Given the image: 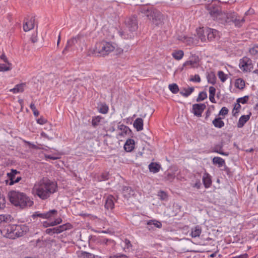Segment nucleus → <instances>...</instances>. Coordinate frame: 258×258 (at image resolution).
Listing matches in <instances>:
<instances>
[{"label":"nucleus","mask_w":258,"mask_h":258,"mask_svg":"<svg viewBox=\"0 0 258 258\" xmlns=\"http://www.w3.org/2000/svg\"><path fill=\"white\" fill-rule=\"evenodd\" d=\"M247 256H248L247 254L244 253L243 254H241L239 256H235L233 258H247Z\"/></svg>","instance_id":"obj_58"},{"label":"nucleus","mask_w":258,"mask_h":258,"mask_svg":"<svg viewBox=\"0 0 258 258\" xmlns=\"http://www.w3.org/2000/svg\"><path fill=\"white\" fill-rule=\"evenodd\" d=\"M57 183L46 177H43L36 181L32 189L33 195L43 200L48 199L57 191Z\"/></svg>","instance_id":"obj_2"},{"label":"nucleus","mask_w":258,"mask_h":258,"mask_svg":"<svg viewBox=\"0 0 258 258\" xmlns=\"http://www.w3.org/2000/svg\"><path fill=\"white\" fill-rule=\"evenodd\" d=\"M8 196L12 204L22 209L31 207L33 204V202L23 192L12 190L9 192Z\"/></svg>","instance_id":"obj_3"},{"label":"nucleus","mask_w":258,"mask_h":258,"mask_svg":"<svg viewBox=\"0 0 258 258\" xmlns=\"http://www.w3.org/2000/svg\"><path fill=\"white\" fill-rule=\"evenodd\" d=\"M0 58L2 60H3L5 63L8 64L9 65H11V63H10L8 59V58L7 57V56L5 55V54L4 53L2 54L1 56H0Z\"/></svg>","instance_id":"obj_51"},{"label":"nucleus","mask_w":258,"mask_h":258,"mask_svg":"<svg viewBox=\"0 0 258 258\" xmlns=\"http://www.w3.org/2000/svg\"><path fill=\"white\" fill-rule=\"evenodd\" d=\"M194 90V88H188L187 89H184L183 90L181 91L180 92V94L184 97H187L193 92Z\"/></svg>","instance_id":"obj_34"},{"label":"nucleus","mask_w":258,"mask_h":258,"mask_svg":"<svg viewBox=\"0 0 258 258\" xmlns=\"http://www.w3.org/2000/svg\"><path fill=\"white\" fill-rule=\"evenodd\" d=\"M218 76L221 81L222 82H224L227 79V75L222 71H219L218 73Z\"/></svg>","instance_id":"obj_40"},{"label":"nucleus","mask_w":258,"mask_h":258,"mask_svg":"<svg viewBox=\"0 0 258 258\" xmlns=\"http://www.w3.org/2000/svg\"><path fill=\"white\" fill-rule=\"evenodd\" d=\"M208 81L209 83L214 84L216 82V77L214 74H209L207 77Z\"/></svg>","instance_id":"obj_39"},{"label":"nucleus","mask_w":258,"mask_h":258,"mask_svg":"<svg viewBox=\"0 0 258 258\" xmlns=\"http://www.w3.org/2000/svg\"><path fill=\"white\" fill-rule=\"evenodd\" d=\"M228 113V109L225 107H223L221 108V109L220 110L219 115L225 116L226 114H227Z\"/></svg>","instance_id":"obj_48"},{"label":"nucleus","mask_w":258,"mask_h":258,"mask_svg":"<svg viewBox=\"0 0 258 258\" xmlns=\"http://www.w3.org/2000/svg\"><path fill=\"white\" fill-rule=\"evenodd\" d=\"M29 231V227L25 224L9 225L2 230L3 235L10 239H15L25 234Z\"/></svg>","instance_id":"obj_4"},{"label":"nucleus","mask_w":258,"mask_h":258,"mask_svg":"<svg viewBox=\"0 0 258 258\" xmlns=\"http://www.w3.org/2000/svg\"><path fill=\"white\" fill-rule=\"evenodd\" d=\"M30 107L32 110V111H34V110L37 109L36 108L35 105L33 103H31L30 104Z\"/></svg>","instance_id":"obj_63"},{"label":"nucleus","mask_w":258,"mask_h":258,"mask_svg":"<svg viewBox=\"0 0 258 258\" xmlns=\"http://www.w3.org/2000/svg\"><path fill=\"white\" fill-rule=\"evenodd\" d=\"M20 172L15 169H12L11 172L7 173L9 179L10 180V185L19 182L21 180V176H16Z\"/></svg>","instance_id":"obj_10"},{"label":"nucleus","mask_w":258,"mask_h":258,"mask_svg":"<svg viewBox=\"0 0 258 258\" xmlns=\"http://www.w3.org/2000/svg\"><path fill=\"white\" fill-rule=\"evenodd\" d=\"M122 194L124 198L128 199L131 197L135 195V192L131 188V187L128 186H124L122 188Z\"/></svg>","instance_id":"obj_13"},{"label":"nucleus","mask_w":258,"mask_h":258,"mask_svg":"<svg viewBox=\"0 0 258 258\" xmlns=\"http://www.w3.org/2000/svg\"><path fill=\"white\" fill-rule=\"evenodd\" d=\"M46 157L47 158L52 159V160H56V159L59 158V157L57 155H54V156L53 155H47V156H46Z\"/></svg>","instance_id":"obj_54"},{"label":"nucleus","mask_w":258,"mask_h":258,"mask_svg":"<svg viewBox=\"0 0 258 258\" xmlns=\"http://www.w3.org/2000/svg\"><path fill=\"white\" fill-rule=\"evenodd\" d=\"M142 13L148 18L152 24L155 26L163 25L164 21L163 15L157 10L151 8L150 9L144 8Z\"/></svg>","instance_id":"obj_6"},{"label":"nucleus","mask_w":258,"mask_h":258,"mask_svg":"<svg viewBox=\"0 0 258 258\" xmlns=\"http://www.w3.org/2000/svg\"><path fill=\"white\" fill-rule=\"evenodd\" d=\"M116 47L115 44L102 41L97 43L94 49H90L89 54L95 55L104 56L108 54L110 52L114 50Z\"/></svg>","instance_id":"obj_5"},{"label":"nucleus","mask_w":258,"mask_h":258,"mask_svg":"<svg viewBox=\"0 0 258 258\" xmlns=\"http://www.w3.org/2000/svg\"><path fill=\"white\" fill-rule=\"evenodd\" d=\"M212 162L214 164L218 165L219 167H222L225 164L224 160L219 157H214Z\"/></svg>","instance_id":"obj_28"},{"label":"nucleus","mask_w":258,"mask_h":258,"mask_svg":"<svg viewBox=\"0 0 258 258\" xmlns=\"http://www.w3.org/2000/svg\"><path fill=\"white\" fill-rule=\"evenodd\" d=\"M201 233V227L200 226L197 225L191 228L190 235L192 238H196L197 237H199Z\"/></svg>","instance_id":"obj_15"},{"label":"nucleus","mask_w":258,"mask_h":258,"mask_svg":"<svg viewBox=\"0 0 258 258\" xmlns=\"http://www.w3.org/2000/svg\"><path fill=\"white\" fill-rule=\"evenodd\" d=\"M133 125L137 131H142L143 128V120L141 118H138L134 122Z\"/></svg>","instance_id":"obj_18"},{"label":"nucleus","mask_w":258,"mask_h":258,"mask_svg":"<svg viewBox=\"0 0 258 258\" xmlns=\"http://www.w3.org/2000/svg\"><path fill=\"white\" fill-rule=\"evenodd\" d=\"M212 123L214 126L217 128H222L224 126L225 124L224 121L222 120L221 117H218L214 119L212 121Z\"/></svg>","instance_id":"obj_25"},{"label":"nucleus","mask_w":258,"mask_h":258,"mask_svg":"<svg viewBox=\"0 0 258 258\" xmlns=\"http://www.w3.org/2000/svg\"><path fill=\"white\" fill-rule=\"evenodd\" d=\"M147 225L148 226V229L149 230L153 228V227L151 226L152 225L158 228H161L162 227V223L160 221L156 220H149L147 222Z\"/></svg>","instance_id":"obj_19"},{"label":"nucleus","mask_w":258,"mask_h":258,"mask_svg":"<svg viewBox=\"0 0 258 258\" xmlns=\"http://www.w3.org/2000/svg\"><path fill=\"white\" fill-rule=\"evenodd\" d=\"M33 217H38L43 219H45V213H40L39 212H36L33 215Z\"/></svg>","instance_id":"obj_50"},{"label":"nucleus","mask_w":258,"mask_h":258,"mask_svg":"<svg viewBox=\"0 0 258 258\" xmlns=\"http://www.w3.org/2000/svg\"><path fill=\"white\" fill-rule=\"evenodd\" d=\"M215 95H209V99L212 103H216V100L214 98Z\"/></svg>","instance_id":"obj_61"},{"label":"nucleus","mask_w":258,"mask_h":258,"mask_svg":"<svg viewBox=\"0 0 258 258\" xmlns=\"http://www.w3.org/2000/svg\"><path fill=\"white\" fill-rule=\"evenodd\" d=\"M134 140L133 139H128L124 145V149L127 152H131L134 149Z\"/></svg>","instance_id":"obj_16"},{"label":"nucleus","mask_w":258,"mask_h":258,"mask_svg":"<svg viewBox=\"0 0 258 258\" xmlns=\"http://www.w3.org/2000/svg\"><path fill=\"white\" fill-rule=\"evenodd\" d=\"M249 53L255 57H258V46L254 45L252 47L250 48L249 50Z\"/></svg>","instance_id":"obj_36"},{"label":"nucleus","mask_w":258,"mask_h":258,"mask_svg":"<svg viewBox=\"0 0 258 258\" xmlns=\"http://www.w3.org/2000/svg\"><path fill=\"white\" fill-rule=\"evenodd\" d=\"M57 214V210L55 209L49 210L47 212H45V219H51L53 217L56 216Z\"/></svg>","instance_id":"obj_30"},{"label":"nucleus","mask_w":258,"mask_h":258,"mask_svg":"<svg viewBox=\"0 0 258 258\" xmlns=\"http://www.w3.org/2000/svg\"><path fill=\"white\" fill-rule=\"evenodd\" d=\"M45 233L48 234H49V235H52L53 234V231H52V228H48V229H47L46 230H45Z\"/></svg>","instance_id":"obj_60"},{"label":"nucleus","mask_w":258,"mask_h":258,"mask_svg":"<svg viewBox=\"0 0 258 258\" xmlns=\"http://www.w3.org/2000/svg\"><path fill=\"white\" fill-rule=\"evenodd\" d=\"M248 96H245L243 97L239 98L237 99V102L241 103V104H245L248 100Z\"/></svg>","instance_id":"obj_47"},{"label":"nucleus","mask_w":258,"mask_h":258,"mask_svg":"<svg viewBox=\"0 0 258 258\" xmlns=\"http://www.w3.org/2000/svg\"><path fill=\"white\" fill-rule=\"evenodd\" d=\"M114 206L113 197L111 196H108L105 201V208L108 209H112Z\"/></svg>","instance_id":"obj_22"},{"label":"nucleus","mask_w":258,"mask_h":258,"mask_svg":"<svg viewBox=\"0 0 258 258\" xmlns=\"http://www.w3.org/2000/svg\"><path fill=\"white\" fill-rule=\"evenodd\" d=\"M235 87L240 89H243L245 87V82L241 79H238L235 82Z\"/></svg>","instance_id":"obj_33"},{"label":"nucleus","mask_w":258,"mask_h":258,"mask_svg":"<svg viewBox=\"0 0 258 258\" xmlns=\"http://www.w3.org/2000/svg\"><path fill=\"white\" fill-rule=\"evenodd\" d=\"M37 122L40 124H43L46 122V120L43 118H40L37 120Z\"/></svg>","instance_id":"obj_55"},{"label":"nucleus","mask_w":258,"mask_h":258,"mask_svg":"<svg viewBox=\"0 0 258 258\" xmlns=\"http://www.w3.org/2000/svg\"><path fill=\"white\" fill-rule=\"evenodd\" d=\"M108 111V107L105 104H102L99 109V111L103 114L106 113Z\"/></svg>","instance_id":"obj_44"},{"label":"nucleus","mask_w":258,"mask_h":258,"mask_svg":"<svg viewBox=\"0 0 258 258\" xmlns=\"http://www.w3.org/2000/svg\"><path fill=\"white\" fill-rule=\"evenodd\" d=\"M206 108V105L204 104H196L192 106V109L195 115L200 116L204 109Z\"/></svg>","instance_id":"obj_12"},{"label":"nucleus","mask_w":258,"mask_h":258,"mask_svg":"<svg viewBox=\"0 0 258 258\" xmlns=\"http://www.w3.org/2000/svg\"><path fill=\"white\" fill-rule=\"evenodd\" d=\"M197 62L193 60H187L182 65L181 70H183L185 68H195Z\"/></svg>","instance_id":"obj_31"},{"label":"nucleus","mask_w":258,"mask_h":258,"mask_svg":"<svg viewBox=\"0 0 258 258\" xmlns=\"http://www.w3.org/2000/svg\"><path fill=\"white\" fill-rule=\"evenodd\" d=\"M120 126V129L123 130L124 131H125V133L127 132V131L128 129L127 126H126L125 125H121Z\"/></svg>","instance_id":"obj_62"},{"label":"nucleus","mask_w":258,"mask_h":258,"mask_svg":"<svg viewBox=\"0 0 258 258\" xmlns=\"http://www.w3.org/2000/svg\"><path fill=\"white\" fill-rule=\"evenodd\" d=\"M78 258H95L93 254L86 252H80L78 254Z\"/></svg>","instance_id":"obj_32"},{"label":"nucleus","mask_w":258,"mask_h":258,"mask_svg":"<svg viewBox=\"0 0 258 258\" xmlns=\"http://www.w3.org/2000/svg\"><path fill=\"white\" fill-rule=\"evenodd\" d=\"M178 39L187 45H190L194 43V39L192 37L181 36L178 37Z\"/></svg>","instance_id":"obj_26"},{"label":"nucleus","mask_w":258,"mask_h":258,"mask_svg":"<svg viewBox=\"0 0 258 258\" xmlns=\"http://www.w3.org/2000/svg\"><path fill=\"white\" fill-rule=\"evenodd\" d=\"M158 196L162 200H165L167 199V195L166 192L163 191H160L158 192Z\"/></svg>","instance_id":"obj_45"},{"label":"nucleus","mask_w":258,"mask_h":258,"mask_svg":"<svg viewBox=\"0 0 258 258\" xmlns=\"http://www.w3.org/2000/svg\"><path fill=\"white\" fill-rule=\"evenodd\" d=\"M200 34L206 33L207 39L209 40H212L219 36V32L215 29L209 28H200Z\"/></svg>","instance_id":"obj_9"},{"label":"nucleus","mask_w":258,"mask_h":258,"mask_svg":"<svg viewBox=\"0 0 258 258\" xmlns=\"http://www.w3.org/2000/svg\"><path fill=\"white\" fill-rule=\"evenodd\" d=\"M118 33L119 34V35L122 37H123L124 38H128V36H126V32H124L123 31H121V30H120L118 31Z\"/></svg>","instance_id":"obj_57"},{"label":"nucleus","mask_w":258,"mask_h":258,"mask_svg":"<svg viewBox=\"0 0 258 258\" xmlns=\"http://www.w3.org/2000/svg\"><path fill=\"white\" fill-rule=\"evenodd\" d=\"M34 27V20L31 18L29 21L26 22L23 25L24 30L26 32L32 29Z\"/></svg>","instance_id":"obj_20"},{"label":"nucleus","mask_w":258,"mask_h":258,"mask_svg":"<svg viewBox=\"0 0 258 258\" xmlns=\"http://www.w3.org/2000/svg\"><path fill=\"white\" fill-rule=\"evenodd\" d=\"M200 28L197 30V34L199 38L202 41H205L206 39L207 38V35L206 33L200 34Z\"/></svg>","instance_id":"obj_43"},{"label":"nucleus","mask_w":258,"mask_h":258,"mask_svg":"<svg viewBox=\"0 0 258 258\" xmlns=\"http://www.w3.org/2000/svg\"><path fill=\"white\" fill-rule=\"evenodd\" d=\"M169 89L173 93H176L179 91L178 87L176 84L169 85Z\"/></svg>","instance_id":"obj_38"},{"label":"nucleus","mask_w":258,"mask_h":258,"mask_svg":"<svg viewBox=\"0 0 258 258\" xmlns=\"http://www.w3.org/2000/svg\"><path fill=\"white\" fill-rule=\"evenodd\" d=\"M216 89L214 87L211 86L209 87V95H215Z\"/></svg>","instance_id":"obj_53"},{"label":"nucleus","mask_w":258,"mask_h":258,"mask_svg":"<svg viewBox=\"0 0 258 258\" xmlns=\"http://www.w3.org/2000/svg\"><path fill=\"white\" fill-rule=\"evenodd\" d=\"M207 97V93L205 92H200L197 99V101H201L204 100Z\"/></svg>","instance_id":"obj_42"},{"label":"nucleus","mask_w":258,"mask_h":258,"mask_svg":"<svg viewBox=\"0 0 258 258\" xmlns=\"http://www.w3.org/2000/svg\"><path fill=\"white\" fill-rule=\"evenodd\" d=\"M240 107L241 106L239 103L237 102V103L235 104L234 109L232 111V113L233 115L235 116L236 114L238 112V110L240 109Z\"/></svg>","instance_id":"obj_46"},{"label":"nucleus","mask_w":258,"mask_h":258,"mask_svg":"<svg viewBox=\"0 0 258 258\" xmlns=\"http://www.w3.org/2000/svg\"><path fill=\"white\" fill-rule=\"evenodd\" d=\"M124 242L125 243V248L129 249L132 246L130 241L127 239H125L124 241Z\"/></svg>","instance_id":"obj_52"},{"label":"nucleus","mask_w":258,"mask_h":258,"mask_svg":"<svg viewBox=\"0 0 258 258\" xmlns=\"http://www.w3.org/2000/svg\"><path fill=\"white\" fill-rule=\"evenodd\" d=\"M68 228V225L67 224L59 226L57 227L52 228L53 231V234L54 233H60L65 230Z\"/></svg>","instance_id":"obj_29"},{"label":"nucleus","mask_w":258,"mask_h":258,"mask_svg":"<svg viewBox=\"0 0 258 258\" xmlns=\"http://www.w3.org/2000/svg\"><path fill=\"white\" fill-rule=\"evenodd\" d=\"M62 222V219L60 218H56L54 221L51 222H44L43 223V225L45 227H47L49 226H53L59 224Z\"/></svg>","instance_id":"obj_23"},{"label":"nucleus","mask_w":258,"mask_h":258,"mask_svg":"<svg viewBox=\"0 0 258 258\" xmlns=\"http://www.w3.org/2000/svg\"><path fill=\"white\" fill-rule=\"evenodd\" d=\"M184 55V52L181 50H176L172 53V57L177 60H181Z\"/></svg>","instance_id":"obj_21"},{"label":"nucleus","mask_w":258,"mask_h":258,"mask_svg":"<svg viewBox=\"0 0 258 258\" xmlns=\"http://www.w3.org/2000/svg\"><path fill=\"white\" fill-rule=\"evenodd\" d=\"M12 219V217L9 214L0 215V223H8L11 222Z\"/></svg>","instance_id":"obj_27"},{"label":"nucleus","mask_w":258,"mask_h":258,"mask_svg":"<svg viewBox=\"0 0 258 258\" xmlns=\"http://www.w3.org/2000/svg\"><path fill=\"white\" fill-rule=\"evenodd\" d=\"M24 87H25L24 84H18V85H16L14 88L11 89L10 90V91L13 92V93H18L22 92L24 90Z\"/></svg>","instance_id":"obj_24"},{"label":"nucleus","mask_w":258,"mask_h":258,"mask_svg":"<svg viewBox=\"0 0 258 258\" xmlns=\"http://www.w3.org/2000/svg\"><path fill=\"white\" fill-rule=\"evenodd\" d=\"M12 64L9 65L7 63H0V72H7L11 70Z\"/></svg>","instance_id":"obj_35"},{"label":"nucleus","mask_w":258,"mask_h":258,"mask_svg":"<svg viewBox=\"0 0 258 258\" xmlns=\"http://www.w3.org/2000/svg\"><path fill=\"white\" fill-rule=\"evenodd\" d=\"M84 42V38L81 36L78 35L67 41V45L62 51V53L65 54L66 52L69 50V49L73 46L76 45H80L82 43Z\"/></svg>","instance_id":"obj_7"},{"label":"nucleus","mask_w":258,"mask_h":258,"mask_svg":"<svg viewBox=\"0 0 258 258\" xmlns=\"http://www.w3.org/2000/svg\"><path fill=\"white\" fill-rule=\"evenodd\" d=\"M203 180L206 187H208L210 185L211 181L210 177L208 176V175H205V176H203Z\"/></svg>","instance_id":"obj_37"},{"label":"nucleus","mask_w":258,"mask_h":258,"mask_svg":"<svg viewBox=\"0 0 258 258\" xmlns=\"http://www.w3.org/2000/svg\"><path fill=\"white\" fill-rule=\"evenodd\" d=\"M215 152H216V153H218L221 155H225V156H228L229 155L228 153H224V152H223L222 151L219 150H215Z\"/></svg>","instance_id":"obj_59"},{"label":"nucleus","mask_w":258,"mask_h":258,"mask_svg":"<svg viewBox=\"0 0 258 258\" xmlns=\"http://www.w3.org/2000/svg\"><path fill=\"white\" fill-rule=\"evenodd\" d=\"M161 168V165L155 162H152L149 165V169L150 171L154 173L158 172Z\"/></svg>","instance_id":"obj_17"},{"label":"nucleus","mask_w":258,"mask_h":258,"mask_svg":"<svg viewBox=\"0 0 258 258\" xmlns=\"http://www.w3.org/2000/svg\"><path fill=\"white\" fill-rule=\"evenodd\" d=\"M251 115V113L248 115H242L239 119L237 123V127L241 128L243 126L244 124L249 119Z\"/></svg>","instance_id":"obj_14"},{"label":"nucleus","mask_w":258,"mask_h":258,"mask_svg":"<svg viewBox=\"0 0 258 258\" xmlns=\"http://www.w3.org/2000/svg\"><path fill=\"white\" fill-rule=\"evenodd\" d=\"M31 40L32 42L35 43L37 41V38L35 36H32L31 38Z\"/></svg>","instance_id":"obj_64"},{"label":"nucleus","mask_w":258,"mask_h":258,"mask_svg":"<svg viewBox=\"0 0 258 258\" xmlns=\"http://www.w3.org/2000/svg\"><path fill=\"white\" fill-rule=\"evenodd\" d=\"M127 28L131 32L136 31L138 29V23L136 18L133 17L128 19L126 22Z\"/></svg>","instance_id":"obj_11"},{"label":"nucleus","mask_w":258,"mask_h":258,"mask_svg":"<svg viewBox=\"0 0 258 258\" xmlns=\"http://www.w3.org/2000/svg\"><path fill=\"white\" fill-rule=\"evenodd\" d=\"M239 66L244 72H249L253 69L251 60L247 57H244L240 60Z\"/></svg>","instance_id":"obj_8"},{"label":"nucleus","mask_w":258,"mask_h":258,"mask_svg":"<svg viewBox=\"0 0 258 258\" xmlns=\"http://www.w3.org/2000/svg\"><path fill=\"white\" fill-rule=\"evenodd\" d=\"M190 81L199 83L201 82V78L199 75H195L190 79Z\"/></svg>","instance_id":"obj_49"},{"label":"nucleus","mask_w":258,"mask_h":258,"mask_svg":"<svg viewBox=\"0 0 258 258\" xmlns=\"http://www.w3.org/2000/svg\"><path fill=\"white\" fill-rule=\"evenodd\" d=\"M215 2L214 3H215ZM207 10L210 16L214 20L218 21L222 24L233 22L237 27H240L244 23V19H238L234 12H222L221 8L216 5L215 3H212L207 6Z\"/></svg>","instance_id":"obj_1"},{"label":"nucleus","mask_w":258,"mask_h":258,"mask_svg":"<svg viewBox=\"0 0 258 258\" xmlns=\"http://www.w3.org/2000/svg\"><path fill=\"white\" fill-rule=\"evenodd\" d=\"M102 117L99 116L95 117L92 119V124L94 126H96L99 124V123L100 122Z\"/></svg>","instance_id":"obj_41"},{"label":"nucleus","mask_w":258,"mask_h":258,"mask_svg":"<svg viewBox=\"0 0 258 258\" xmlns=\"http://www.w3.org/2000/svg\"><path fill=\"white\" fill-rule=\"evenodd\" d=\"M174 177H175L174 175L171 174V173H168L167 175L166 179L168 180L171 181L172 180H173L174 178Z\"/></svg>","instance_id":"obj_56"}]
</instances>
